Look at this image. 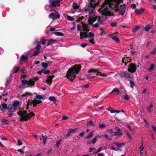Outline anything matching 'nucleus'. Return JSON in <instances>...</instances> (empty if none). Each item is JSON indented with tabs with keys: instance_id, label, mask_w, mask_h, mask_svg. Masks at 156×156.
Listing matches in <instances>:
<instances>
[{
	"instance_id": "33",
	"label": "nucleus",
	"mask_w": 156,
	"mask_h": 156,
	"mask_svg": "<svg viewBox=\"0 0 156 156\" xmlns=\"http://www.w3.org/2000/svg\"><path fill=\"white\" fill-rule=\"evenodd\" d=\"M151 28V26L149 25H146L144 27V30L146 31H148Z\"/></svg>"
},
{
	"instance_id": "22",
	"label": "nucleus",
	"mask_w": 156,
	"mask_h": 156,
	"mask_svg": "<svg viewBox=\"0 0 156 156\" xmlns=\"http://www.w3.org/2000/svg\"><path fill=\"white\" fill-rule=\"evenodd\" d=\"M126 71H124L122 73H121L119 75L120 77L122 79L125 78L126 79Z\"/></svg>"
},
{
	"instance_id": "4",
	"label": "nucleus",
	"mask_w": 156,
	"mask_h": 156,
	"mask_svg": "<svg viewBox=\"0 0 156 156\" xmlns=\"http://www.w3.org/2000/svg\"><path fill=\"white\" fill-rule=\"evenodd\" d=\"M21 105V103L19 101L16 100H14L12 105H9L7 109L11 112H14L16 109L19 108Z\"/></svg>"
},
{
	"instance_id": "11",
	"label": "nucleus",
	"mask_w": 156,
	"mask_h": 156,
	"mask_svg": "<svg viewBox=\"0 0 156 156\" xmlns=\"http://www.w3.org/2000/svg\"><path fill=\"white\" fill-rule=\"evenodd\" d=\"M77 131V128H75L74 129H70L68 131L66 134V137H67L69 136L71 133H76Z\"/></svg>"
},
{
	"instance_id": "8",
	"label": "nucleus",
	"mask_w": 156,
	"mask_h": 156,
	"mask_svg": "<svg viewBox=\"0 0 156 156\" xmlns=\"http://www.w3.org/2000/svg\"><path fill=\"white\" fill-rule=\"evenodd\" d=\"M98 69H90L88 71V73H96L97 75L101 76L103 77L106 76L107 75L106 74H102L101 72H98Z\"/></svg>"
},
{
	"instance_id": "15",
	"label": "nucleus",
	"mask_w": 156,
	"mask_h": 156,
	"mask_svg": "<svg viewBox=\"0 0 156 156\" xmlns=\"http://www.w3.org/2000/svg\"><path fill=\"white\" fill-rule=\"evenodd\" d=\"M110 131L111 133V134L113 136H120L123 135V133H118L117 132H113L112 129H110Z\"/></svg>"
},
{
	"instance_id": "30",
	"label": "nucleus",
	"mask_w": 156,
	"mask_h": 156,
	"mask_svg": "<svg viewBox=\"0 0 156 156\" xmlns=\"http://www.w3.org/2000/svg\"><path fill=\"white\" fill-rule=\"evenodd\" d=\"M31 95V94L28 92H26L25 93H24L23 94L21 95V97L22 98H24L27 95Z\"/></svg>"
},
{
	"instance_id": "1",
	"label": "nucleus",
	"mask_w": 156,
	"mask_h": 156,
	"mask_svg": "<svg viewBox=\"0 0 156 156\" xmlns=\"http://www.w3.org/2000/svg\"><path fill=\"white\" fill-rule=\"evenodd\" d=\"M122 2V0H105L104 3L101 5H100L98 11L101 13H105L108 12L109 9L108 7L113 9L117 8L119 11V14L123 15L125 12L126 5L124 4L120 5L118 7V5Z\"/></svg>"
},
{
	"instance_id": "59",
	"label": "nucleus",
	"mask_w": 156,
	"mask_h": 156,
	"mask_svg": "<svg viewBox=\"0 0 156 156\" xmlns=\"http://www.w3.org/2000/svg\"><path fill=\"white\" fill-rule=\"evenodd\" d=\"M151 126L153 130L156 133V126L154 125H152Z\"/></svg>"
},
{
	"instance_id": "32",
	"label": "nucleus",
	"mask_w": 156,
	"mask_h": 156,
	"mask_svg": "<svg viewBox=\"0 0 156 156\" xmlns=\"http://www.w3.org/2000/svg\"><path fill=\"white\" fill-rule=\"evenodd\" d=\"M41 52V51L36 50V51H34L33 55L34 56H36L38 55Z\"/></svg>"
},
{
	"instance_id": "45",
	"label": "nucleus",
	"mask_w": 156,
	"mask_h": 156,
	"mask_svg": "<svg viewBox=\"0 0 156 156\" xmlns=\"http://www.w3.org/2000/svg\"><path fill=\"white\" fill-rule=\"evenodd\" d=\"M67 19L70 21H73L74 20V18L73 17L68 16H67Z\"/></svg>"
},
{
	"instance_id": "19",
	"label": "nucleus",
	"mask_w": 156,
	"mask_h": 156,
	"mask_svg": "<svg viewBox=\"0 0 156 156\" xmlns=\"http://www.w3.org/2000/svg\"><path fill=\"white\" fill-rule=\"evenodd\" d=\"M96 0H90V2L89 3L91 5H94V7H95L96 6H98V5L99 4V2H100V0H98V2L96 3H95Z\"/></svg>"
},
{
	"instance_id": "34",
	"label": "nucleus",
	"mask_w": 156,
	"mask_h": 156,
	"mask_svg": "<svg viewBox=\"0 0 156 156\" xmlns=\"http://www.w3.org/2000/svg\"><path fill=\"white\" fill-rule=\"evenodd\" d=\"M154 68V64L151 65L150 68L148 70L150 72L152 71Z\"/></svg>"
},
{
	"instance_id": "39",
	"label": "nucleus",
	"mask_w": 156,
	"mask_h": 156,
	"mask_svg": "<svg viewBox=\"0 0 156 156\" xmlns=\"http://www.w3.org/2000/svg\"><path fill=\"white\" fill-rule=\"evenodd\" d=\"M42 66L43 67L44 69H46L48 67L47 63L45 62H43L41 63Z\"/></svg>"
},
{
	"instance_id": "57",
	"label": "nucleus",
	"mask_w": 156,
	"mask_h": 156,
	"mask_svg": "<svg viewBox=\"0 0 156 156\" xmlns=\"http://www.w3.org/2000/svg\"><path fill=\"white\" fill-rule=\"evenodd\" d=\"M61 140H59L56 142L55 146L57 147H58L60 144Z\"/></svg>"
},
{
	"instance_id": "53",
	"label": "nucleus",
	"mask_w": 156,
	"mask_h": 156,
	"mask_svg": "<svg viewBox=\"0 0 156 156\" xmlns=\"http://www.w3.org/2000/svg\"><path fill=\"white\" fill-rule=\"evenodd\" d=\"M41 102V101L36 100L34 102V106L37 104H39Z\"/></svg>"
},
{
	"instance_id": "52",
	"label": "nucleus",
	"mask_w": 156,
	"mask_h": 156,
	"mask_svg": "<svg viewBox=\"0 0 156 156\" xmlns=\"http://www.w3.org/2000/svg\"><path fill=\"white\" fill-rule=\"evenodd\" d=\"M97 138L96 136L91 141L92 142V144H94L95 143L96 141Z\"/></svg>"
},
{
	"instance_id": "29",
	"label": "nucleus",
	"mask_w": 156,
	"mask_h": 156,
	"mask_svg": "<svg viewBox=\"0 0 156 156\" xmlns=\"http://www.w3.org/2000/svg\"><path fill=\"white\" fill-rule=\"evenodd\" d=\"M139 27H140L139 26H137L136 27L133 28L132 30V32L134 34L135 33L137 30H138L139 29Z\"/></svg>"
},
{
	"instance_id": "26",
	"label": "nucleus",
	"mask_w": 156,
	"mask_h": 156,
	"mask_svg": "<svg viewBox=\"0 0 156 156\" xmlns=\"http://www.w3.org/2000/svg\"><path fill=\"white\" fill-rule=\"evenodd\" d=\"M54 34L56 36H62L64 35L63 34L60 32H55Z\"/></svg>"
},
{
	"instance_id": "51",
	"label": "nucleus",
	"mask_w": 156,
	"mask_h": 156,
	"mask_svg": "<svg viewBox=\"0 0 156 156\" xmlns=\"http://www.w3.org/2000/svg\"><path fill=\"white\" fill-rule=\"evenodd\" d=\"M110 26L112 27H116L117 26V23L115 22H112L110 24Z\"/></svg>"
},
{
	"instance_id": "9",
	"label": "nucleus",
	"mask_w": 156,
	"mask_h": 156,
	"mask_svg": "<svg viewBox=\"0 0 156 156\" xmlns=\"http://www.w3.org/2000/svg\"><path fill=\"white\" fill-rule=\"evenodd\" d=\"M136 69V67L135 64L131 63L129 64V66L128 69L129 72L132 73L135 72Z\"/></svg>"
},
{
	"instance_id": "44",
	"label": "nucleus",
	"mask_w": 156,
	"mask_h": 156,
	"mask_svg": "<svg viewBox=\"0 0 156 156\" xmlns=\"http://www.w3.org/2000/svg\"><path fill=\"white\" fill-rule=\"evenodd\" d=\"M90 125H91L94 126H95V125L94 124L93 121L92 120H90L87 123V126H89Z\"/></svg>"
},
{
	"instance_id": "12",
	"label": "nucleus",
	"mask_w": 156,
	"mask_h": 156,
	"mask_svg": "<svg viewBox=\"0 0 156 156\" xmlns=\"http://www.w3.org/2000/svg\"><path fill=\"white\" fill-rule=\"evenodd\" d=\"M131 60L130 58L128 57H123L122 59V62L123 63H125V65H126L128 62H130Z\"/></svg>"
},
{
	"instance_id": "61",
	"label": "nucleus",
	"mask_w": 156,
	"mask_h": 156,
	"mask_svg": "<svg viewBox=\"0 0 156 156\" xmlns=\"http://www.w3.org/2000/svg\"><path fill=\"white\" fill-rule=\"evenodd\" d=\"M23 143L20 140H17V145L18 146H20L22 145Z\"/></svg>"
},
{
	"instance_id": "6",
	"label": "nucleus",
	"mask_w": 156,
	"mask_h": 156,
	"mask_svg": "<svg viewBox=\"0 0 156 156\" xmlns=\"http://www.w3.org/2000/svg\"><path fill=\"white\" fill-rule=\"evenodd\" d=\"M49 19H51L53 20H54L56 19H59L60 17V15L58 12H56L55 13L52 12L50 13L48 16Z\"/></svg>"
},
{
	"instance_id": "49",
	"label": "nucleus",
	"mask_w": 156,
	"mask_h": 156,
	"mask_svg": "<svg viewBox=\"0 0 156 156\" xmlns=\"http://www.w3.org/2000/svg\"><path fill=\"white\" fill-rule=\"evenodd\" d=\"M41 48V46L40 45L38 44L37 45V46L35 47V48L36 49V50H38V51H40V49Z\"/></svg>"
},
{
	"instance_id": "54",
	"label": "nucleus",
	"mask_w": 156,
	"mask_h": 156,
	"mask_svg": "<svg viewBox=\"0 0 156 156\" xmlns=\"http://www.w3.org/2000/svg\"><path fill=\"white\" fill-rule=\"evenodd\" d=\"M43 97L40 95H37L36 96V98L38 99H42Z\"/></svg>"
},
{
	"instance_id": "21",
	"label": "nucleus",
	"mask_w": 156,
	"mask_h": 156,
	"mask_svg": "<svg viewBox=\"0 0 156 156\" xmlns=\"http://www.w3.org/2000/svg\"><path fill=\"white\" fill-rule=\"evenodd\" d=\"M56 42H57V41L56 40H53V39H49L48 41L47 45L49 46L51 45L53 43Z\"/></svg>"
},
{
	"instance_id": "23",
	"label": "nucleus",
	"mask_w": 156,
	"mask_h": 156,
	"mask_svg": "<svg viewBox=\"0 0 156 156\" xmlns=\"http://www.w3.org/2000/svg\"><path fill=\"white\" fill-rule=\"evenodd\" d=\"M114 144H115L116 146L118 147H121L125 145V144L124 143H119L114 142Z\"/></svg>"
},
{
	"instance_id": "64",
	"label": "nucleus",
	"mask_w": 156,
	"mask_h": 156,
	"mask_svg": "<svg viewBox=\"0 0 156 156\" xmlns=\"http://www.w3.org/2000/svg\"><path fill=\"white\" fill-rule=\"evenodd\" d=\"M106 126L104 124H99V127L100 128H102L105 127Z\"/></svg>"
},
{
	"instance_id": "28",
	"label": "nucleus",
	"mask_w": 156,
	"mask_h": 156,
	"mask_svg": "<svg viewBox=\"0 0 156 156\" xmlns=\"http://www.w3.org/2000/svg\"><path fill=\"white\" fill-rule=\"evenodd\" d=\"M83 30L82 31H81V32L83 33L84 34L86 35L87 34V33L89 31V30L87 28H83Z\"/></svg>"
},
{
	"instance_id": "16",
	"label": "nucleus",
	"mask_w": 156,
	"mask_h": 156,
	"mask_svg": "<svg viewBox=\"0 0 156 156\" xmlns=\"http://www.w3.org/2000/svg\"><path fill=\"white\" fill-rule=\"evenodd\" d=\"M54 77V76L52 75L48 77L46 80V82L47 83L51 85L52 83V79Z\"/></svg>"
},
{
	"instance_id": "58",
	"label": "nucleus",
	"mask_w": 156,
	"mask_h": 156,
	"mask_svg": "<svg viewBox=\"0 0 156 156\" xmlns=\"http://www.w3.org/2000/svg\"><path fill=\"white\" fill-rule=\"evenodd\" d=\"M49 99L51 101H54L55 100V98L53 96H50L49 98Z\"/></svg>"
},
{
	"instance_id": "25",
	"label": "nucleus",
	"mask_w": 156,
	"mask_h": 156,
	"mask_svg": "<svg viewBox=\"0 0 156 156\" xmlns=\"http://www.w3.org/2000/svg\"><path fill=\"white\" fill-rule=\"evenodd\" d=\"M73 7L74 9H79L80 6L76 3H73Z\"/></svg>"
},
{
	"instance_id": "27",
	"label": "nucleus",
	"mask_w": 156,
	"mask_h": 156,
	"mask_svg": "<svg viewBox=\"0 0 156 156\" xmlns=\"http://www.w3.org/2000/svg\"><path fill=\"white\" fill-rule=\"evenodd\" d=\"M80 38L81 39L85 38H87V35L81 32L80 33Z\"/></svg>"
},
{
	"instance_id": "20",
	"label": "nucleus",
	"mask_w": 156,
	"mask_h": 156,
	"mask_svg": "<svg viewBox=\"0 0 156 156\" xmlns=\"http://www.w3.org/2000/svg\"><path fill=\"white\" fill-rule=\"evenodd\" d=\"M37 80L35 79H30L28 81V84L29 85H31L32 86H34V84L35 81Z\"/></svg>"
},
{
	"instance_id": "5",
	"label": "nucleus",
	"mask_w": 156,
	"mask_h": 156,
	"mask_svg": "<svg viewBox=\"0 0 156 156\" xmlns=\"http://www.w3.org/2000/svg\"><path fill=\"white\" fill-rule=\"evenodd\" d=\"M62 0H49V7L52 9L53 8L57 7H59L60 4L59 2Z\"/></svg>"
},
{
	"instance_id": "36",
	"label": "nucleus",
	"mask_w": 156,
	"mask_h": 156,
	"mask_svg": "<svg viewBox=\"0 0 156 156\" xmlns=\"http://www.w3.org/2000/svg\"><path fill=\"white\" fill-rule=\"evenodd\" d=\"M119 91V89L117 88H114L113 90L111 92V93H113V92H115L117 93L118 94Z\"/></svg>"
},
{
	"instance_id": "13",
	"label": "nucleus",
	"mask_w": 156,
	"mask_h": 156,
	"mask_svg": "<svg viewBox=\"0 0 156 156\" xmlns=\"http://www.w3.org/2000/svg\"><path fill=\"white\" fill-rule=\"evenodd\" d=\"M29 57V54H28L26 55H22L20 58V61L23 62L27 60Z\"/></svg>"
},
{
	"instance_id": "31",
	"label": "nucleus",
	"mask_w": 156,
	"mask_h": 156,
	"mask_svg": "<svg viewBox=\"0 0 156 156\" xmlns=\"http://www.w3.org/2000/svg\"><path fill=\"white\" fill-rule=\"evenodd\" d=\"M144 142L143 141H141V145L140 147V149L141 150V151H142L144 149V147H143Z\"/></svg>"
},
{
	"instance_id": "60",
	"label": "nucleus",
	"mask_w": 156,
	"mask_h": 156,
	"mask_svg": "<svg viewBox=\"0 0 156 156\" xmlns=\"http://www.w3.org/2000/svg\"><path fill=\"white\" fill-rule=\"evenodd\" d=\"M2 105L3 108L4 109H5L7 108V105L5 103L2 104Z\"/></svg>"
},
{
	"instance_id": "43",
	"label": "nucleus",
	"mask_w": 156,
	"mask_h": 156,
	"mask_svg": "<svg viewBox=\"0 0 156 156\" xmlns=\"http://www.w3.org/2000/svg\"><path fill=\"white\" fill-rule=\"evenodd\" d=\"M125 100L128 101L130 99L129 97L127 94L124 95V98H122Z\"/></svg>"
},
{
	"instance_id": "10",
	"label": "nucleus",
	"mask_w": 156,
	"mask_h": 156,
	"mask_svg": "<svg viewBox=\"0 0 156 156\" xmlns=\"http://www.w3.org/2000/svg\"><path fill=\"white\" fill-rule=\"evenodd\" d=\"M94 5H91L89 3L88 5L85 6L84 9L82 10V11H87L90 10H92L94 9Z\"/></svg>"
},
{
	"instance_id": "63",
	"label": "nucleus",
	"mask_w": 156,
	"mask_h": 156,
	"mask_svg": "<svg viewBox=\"0 0 156 156\" xmlns=\"http://www.w3.org/2000/svg\"><path fill=\"white\" fill-rule=\"evenodd\" d=\"M50 70H47L43 71V73L45 74H47L50 73Z\"/></svg>"
},
{
	"instance_id": "55",
	"label": "nucleus",
	"mask_w": 156,
	"mask_h": 156,
	"mask_svg": "<svg viewBox=\"0 0 156 156\" xmlns=\"http://www.w3.org/2000/svg\"><path fill=\"white\" fill-rule=\"evenodd\" d=\"M156 52V47L153 49V50L150 52L152 54H154Z\"/></svg>"
},
{
	"instance_id": "37",
	"label": "nucleus",
	"mask_w": 156,
	"mask_h": 156,
	"mask_svg": "<svg viewBox=\"0 0 156 156\" xmlns=\"http://www.w3.org/2000/svg\"><path fill=\"white\" fill-rule=\"evenodd\" d=\"M93 135V131H92L89 133L88 135L86 137L87 139H89Z\"/></svg>"
},
{
	"instance_id": "40",
	"label": "nucleus",
	"mask_w": 156,
	"mask_h": 156,
	"mask_svg": "<svg viewBox=\"0 0 156 156\" xmlns=\"http://www.w3.org/2000/svg\"><path fill=\"white\" fill-rule=\"evenodd\" d=\"M153 107V105H152L151 104L148 107L146 108V109L149 112H151V109Z\"/></svg>"
},
{
	"instance_id": "42",
	"label": "nucleus",
	"mask_w": 156,
	"mask_h": 156,
	"mask_svg": "<svg viewBox=\"0 0 156 156\" xmlns=\"http://www.w3.org/2000/svg\"><path fill=\"white\" fill-rule=\"evenodd\" d=\"M112 38L113 40L117 42H119V39L116 36L112 37Z\"/></svg>"
},
{
	"instance_id": "50",
	"label": "nucleus",
	"mask_w": 156,
	"mask_h": 156,
	"mask_svg": "<svg viewBox=\"0 0 156 156\" xmlns=\"http://www.w3.org/2000/svg\"><path fill=\"white\" fill-rule=\"evenodd\" d=\"M99 26V23L98 22L93 24L92 27L93 28L97 27Z\"/></svg>"
},
{
	"instance_id": "35",
	"label": "nucleus",
	"mask_w": 156,
	"mask_h": 156,
	"mask_svg": "<svg viewBox=\"0 0 156 156\" xmlns=\"http://www.w3.org/2000/svg\"><path fill=\"white\" fill-rule=\"evenodd\" d=\"M129 83L130 85V87L132 88H133L134 87L135 85V83L133 81H132V80H129Z\"/></svg>"
},
{
	"instance_id": "56",
	"label": "nucleus",
	"mask_w": 156,
	"mask_h": 156,
	"mask_svg": "<svg viewBox=\"0 0 156 156\" xmlns=\"http://www.w3.org/2000/svg\"><path fill=\"white\" fill-rule=\"evenodd\" d=\"M101 35L105 34L106 32L102 28H101Z\"/></svg>"
},
{
	"instance_id": "7",
	"label": "nucleus",
	"mask_w": 156,
	"mask_h": 156,
	"mask_svg": "<svg viewBox=\"0 0 156 156\" xmlns=\"http://www.w3.org/2000/svg\"><path fill=\"white\" fill-rule=\"evenodd\" d=\"M89 19L88 22L89 24H92L96 20V16L93 12H90L89 15Z\"/></svg>"
},
{
	"instance_id": "48",
	"label": "nucleus",
	"mask_w": 156,
	"mask_h": 156,
	"mask_svg": "<svg viewBox=\"0 0 156 156\" xmlns=\"http://www.w3.org/2000/svg\"><path fill=\"white\" fill-rule=\"evenodd\" d=\"M90 75H91V74H90V75H87V78L88 79H90L96 76L94 75V76H91Z\"/></svg>"
},
{
	"instance_id": "18",
	"label": "nucleus",
	"mask_w": 156,
	"mask_h": 156,
	"mask_svg": "<svg viewBox=\"0 0 156 156\" xmlns=\"http://www.w3.org/2000/svg\"><path fill=\"white\" fill-rule=\"evenodd\" d=\"M126 78H128L130 79H131L133 78V74L131 72H128L126 71Z\"/></svg>"
},
{
	"instance_id": "3",
	"label": "nucleus",
	"mask_w": 156,
	"mask_h": 156,
	"mask_svg": "<svg viewBox=\"0 0 156 156\" xmlns=\"http://www.w3.org/2000/svg\"><path fill=\"white\" fill-rule=\"evenodd\" d=\"M17 114L20 116V121H26L30 119L34 115V114L33 112L24 110L20 111Z\"/></svg>"
},
{
	"instance_id": "24",
	"label": "nucleus",
	"mask_w": 156,
	"mask_h": 156,
	"mask_svg": "<svg viewBox=\"0 0 156 156\" xmlns=\"http://www.w3.org/2000/svg\"><path fill=\"white\" fill-rule=\"evenodd\" d=\"M20 67L19 66H16L13 67L12 71V73H16L19 70Z\"/></svg>"
},
{
	"instance_id": "38",
	"label": "nucleus",
	"mask_w": 156,
	"mask_h": 156,
	"mask_svg": "<svg viewBox=\"0 0 156 156\" xmlns=\"http://www.w3.org/2000/svg\"><path fill=\"white\" fill-rule=\"evenodd\" d=\"M1 121L2 122L6 124H9V122L4 119H2Z\"/></svg>"
},
{
	"instance_id": "17",
	"label": "nucleus",
	"mask_w": 156,
	"mask_h": 156,
	"mask_svg": "<svg viewBox=\"0 0 156 156\" xmlns=\"http://www.w3.org/2000/svg\"><path fill=\"white\" fill-rule=\"evenodd\" d=\"M107 17L105 16H103L100 17L99 21L101 24L103 23L106 20Z\"/></svg>"
},
{
	"instance_id": "46",
	"label": "nucleus",
	"mask_w": 156,
	"mask_h": 156,
	"mask_svg": "<svg viewBox=\"0 0 156 156\" xmlns=\"http://www.w3.org/2000/svg\"><path fill=\"white\" fill-rule=\"evenodd\" d=\"M111 113H114L115 110L111 107H109L107 109Z\"/></svg>"
},
{
	"instance_id": "41",
	"label": "nucleus",
	"mask_w": 156,
	"mask_h": 156,
	"mask_svg": "<svg viewBox=\"0 0 156 156\" xmlns=\"http://www.w3.org/2000/svg\"><path fill=\"white\" fill-rule=\"evenodd\" d=\"M88 35L89 37H87V38H92L94 36V34L92 32H89L88 33Z\"/></svg>"
},
{
	"instance_id": "47",
	"label": "nucleus",
	"mask_w": 156,
	"mask_h": 156,
	"mask_svg": "<svg viewBox=\"0 0 156 156\" xmlns=\"http://www.w3.org/2000/svg\"><path fill=\"white\" fill-rule=\"evenodd\" d=\"M21 82L24 85L25 84H28V81L24 80H21Z\"/></svg>"
},
{
	"instance_id": "2",
	"label": "nucleus",
	"mask_w": 156,
	"mask_h": 156,
	"mask_svg": "<svg viewBox=\"0 0 156 156\" xmlns=\"http://www.w3.org/2000/svg\"><path fill=\"white\" fill-rule=\"evenodd\" d=\"M81 68V66L78 65H75L69 69L66 74L67 78L70 80H74L75 78L76 75L78 73Z\"/></svg>"
},
{
	"instance_id": "62",
	"label": "nucleus",
	"mask_w": 156,
	"mask_h": 156,
	"mask_svg": "<svg viewBox=\"0 0 156 156\" xmlns=\"http://www.w3.org/2000/svg\"><path fill=\"white\" fill-rule=\"evenodd\" d=\"M136 5L134 4H132L131 5V7L133 9H135L136 8Z\"/></svg>"
},
{
	"instance_id": "14",
	"label": "nucleus",
	"mask_w": 156,
	"mask_h": 156,
	"mask_svg": "<svg viewBox=\"0 0 156 156\" xmlns=\"http://www.w3.org/2000/svg\"><path fill=\"white\" fill-rule=\"evenodd\" d=\"M145 10V9L143 8L140 9H136L135 11V13L137 14H140L143 13Z\"/></svg>"
}]
</instances>
